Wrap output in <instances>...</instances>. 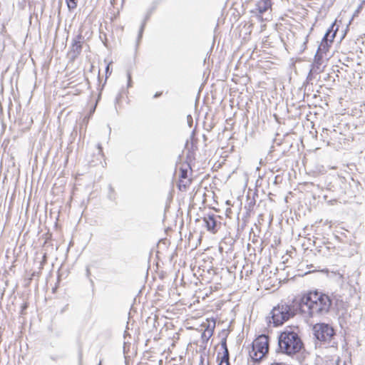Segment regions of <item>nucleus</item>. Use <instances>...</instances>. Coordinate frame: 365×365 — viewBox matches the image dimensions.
Wrapping results in <instances>:
<instances>
[{
  "label": "nucleus",
  "instance_id": "obj_4",
  "mask_svg": "<svg viewBox=\"0 0 365 365\" xmlns=\"http://www.w3.org/2000/svg\"><path fill=\"white\" fill-rule=\"evenodd\" d=\"M178 173V188L181 192H186L190 188L192 182V179L191 178L192 173V168L190 165L186 163H180Z\"/></svg>",
  "mask_w": 365,
  "mask_h": 365
},
{
  "label": "nucleus",
  "instance_id": "obj_15",
  "mask_svg": "<svg viewBox=\"0 0 365 365\" xmlns=\"http://www.w3.org/2000/svg\"><path fill=\"white\" fill-rule=\"evenodd\" d=\"M211 294V292L209 293H206L202 298V299H205L206 297H207Z\"/></svg>",
  "mask_w": 365,
  "mask_h": 365
},
{
  "label": "nucleus",
  "instance_id": "obj_10",
  "mask_svg": "<svg viewBox=\"0 0 365 365\" xmlns=\"http://www.w3.org/2000/svg\"><path fill=\"white\" fill-rule=\"evenodd\" d=\"M257 11L262 14L272 9V0H259L256 4Z\"/></svg>",
  "mask_w": 365,
  "mask_h": 365
},
{
  "label": "nucleus",
  "instance_id": "obj_2",
  "mask_svg": "<svg viewBox=\"0 0 365 365\" xmlns=\"http://www.w3.org/2000/svg\"><path fill=\"white\" fill-rule=\"evenodd\" d=\"M279 346L282 353L294 355L302 350L303 343L297 333L286 329L279 336Z\"/></svg>",
  "mask_w": 365,
  "mask_h": 365
},
{
  "label": "nucleus",
  "instance_id": "obj_18",
  "mask_svg": "<svg viewBox=\"0 0 365 365\" xmlns=\"http://www.w3.org/2000/svg\"><path fill=\"white\" fill-rule=\"evenodd\" d=\"M98 365H101V361L99 362Z\"/></svg>",
  "mask_w": 365,
  "mask_h": 365
},
{
  "label": "nucleus",
  "instance_id": "obj_1",
  "mask_svg": "<svg viewBox=\"0 0 365 365\" xmlns=\"http://www.w3.org/2000/svg\"><path fill=\"white\" fill-rule=\"evenodd\" d=\"M294 304L302 313L313 316L327 312L331 302L327 294L314 291L295 298Z\"/></svg>",
  "mask_w": 365,
  "mask_h": 365
},
{
  "label": "nucleus",
  "instance_id": "obj_9",
  "mask_svg": "<svg viewBox=\"0 0 365 365\" xmlns=\"http://www.w3.org/2000/svg\"><path fill=\"white\" fill-rule=\"evenodd\" d=\"M222 353L217 354V361H219L218 365H230L229 363V351L227 348L226 342L224 341L222 344Z\"/></svg>",
  "mask_w": 365,
  "mask_h": 365
},
{
  "label": "nucleus",
  "instance_id": "obj_13",
  "mask_svg": "<svg viewBox=\"0 0 365 365\" xmlns=\"http://www.w3.org/2000/svg\"><path fill=\"white\" fill-rule=\"evenodd\" d=\"M270 365H287V364L284 363H282V362H274V363H272Z\"/></svg>",
  "mask_w": 365,
  "mask_h": 365
},
{
  "label": "nucleus",
  "instance_id": "obj_8",
  "mask_svg": "<svg viewBox=\"0 0 365 365\" xmlns=\"http://www.w3.org/2000/svg\"><path fill=\"white\" fill-rule=\"evenodd\" d=\"M203 222L207 231L212 234L218 232L220 223L218 224L214 215H207L203 217Z\"/></svg>",
  "mask_w": 365,
  "mask_h": 365
},
{
  "label": "nucleus",
  "instance_id": "obj_17",
  "mask_svg": "<svg viewBox=\"0 0 365 365\" xmlns=\"http://www.w3.org/2000/svg\"><path fill=\"white\" fill-rule=\"evenodd\" d=\"M26 307H27V305H26V304H25V305L24 306V309H26Z\"/></svg>",
  "mask_w": 365,
  "mask_h": 365
},
{
  "label": "nucleus",
  "instance_id": "obj_11",
  "mask_svg": "<svg viewBox=\"0 0 365 365\" xmlns=\"http://www.w3.org/2000/svg\"><path fill=\"white\" fill-rule=\"evenodd\" d=\"M81 36H78V40H74L71 46V52L73 57L78 56L82 50V43L81 41Z\"/></svg>",
  "mask_w": 365,
  "mask_h": 365
},
{
  "label": "nucleus",
  "instance_id": "obj_12",
  "mask_svg": "<svg viewBox=\"0 0 365 365\" xmlns=\"http://www.w3.org/2000/svg\"><path fill=\"white\" fill-rule=\"evenodd\" d=\"M66 2L69 10H73L77 7L78 0H66Z\"/></svg>",
  "mask_w": 365,
  "mask_h": 365
},
{
  "label": "nucleus",
  "instance_id": "obj_7",
  "mask_svg": "<svg viewBox=\"0 0 365 365\" xmlns=\"http://www.w3.org/2000/svg\"><path fill=\"white\" fill-rule=\"evenodd\" d=\"M336 22H334L331 27L327 30L324 36L323 37L321 43L320 47L325 52L328 51L329 48L331 47V43H333L336 34L337 33L338 29H334Z\"/></svg>",
  "mask_w": 365,
  "mask_h": 365
},
{
  "label": "nucleus",
  "instance_id": "obj_5",
  "mask_svg": "<svg viewBox=\"0 0 365 365\" xmlns=\"http://www.w3.org/2000/svg\"><path fill=\"white\" fill-rule=\"evenodd\" d=\"M272 320L274 327L282 325L291 317L290 308L288 305L281 304L272 310Z\"/></svg>",
  "mask_w": 365,
  "mask_h": 365
},
{
  "label": "nucleus",
  "instance_id": "obj_14",
  "mask_svg": "<svg viewBox=\"0 0 365 365\" xmlns=\"http://www.w3.org/2000/svg\"><path fill=\"white\" fill-rule=\"evenodd\" d=\"M128 86H130V83H131V76H130V74L128 75Z\"/></svg>",
  "mask_w": 365,
  "mask_h": 365
},
{
  "label": "nucleus",
  "instance_id": "obj_3",
  "mask_svg": "<svg viewBox=\"0 0 365 365\" xmlns=\"http://www.w3.org/2000/svg\"><path fill=\"white\" fill-rule=\"evenodd\" d=\"M269 350V337L265 334H261L255 338L248 351L250 359L255 362H259L264 359Z\"/></svg>",
  "mask_w": 365,
  "mask_h": 365
},
{
  "label": "nucleus",
  "instance_id": "obj_6",
  "mask_svg": "<svg viewBox=\"0 0 365 365\" xmlns=\"http://www.w3.org/2000/svg\"><path fill=\"white\" fill-rule=\"evenodd\" d=\"M315 337L324 342H329L334 335V329L327 324H317L313 327Z\"/></svg>",
  "mask_w": 365,
  "mask_h": 365
},
{
  "label": "nucleus",
  "instance_id": "obj_16",
  "mask_svg": "<svg viewBox=\"0 0 365 365\" xmlns=\"http://www.w3.org/2000/svg\"><path fill=\"white\" fill-rule=\"evenodd\" d=\"M110 64V63H108V64L107 65V67H106V72H108V71H109Z\"/></svg>",
  "mask_w": 365,
  "mask_h": 365
}]
</instances>
